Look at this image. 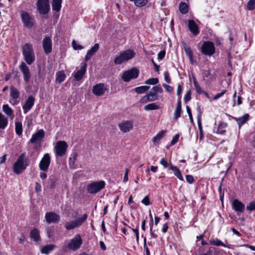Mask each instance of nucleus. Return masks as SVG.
Listing matches in <instances>:
<instances>
[{
    "label": "nucleus",
    "mask_w": 255,
    "mask_h": 255,
    "mask_svg": "<svg viewBox=\"0 0 255 255\" xmlns=\"http://www.w3.org/2000/svg\"><path fill=\"white\" fill-rule=\"evenodd\" d=\"M22 54L26 63L31 65L35 60V56L31 44L26 43L21 46Z\"/></svg>",
    "instance_id": "nucleus-1"
},
{
    "label": "nucleus",
    "mask_w": 255,
    "mask_h": 255,
    "mask_svg": "<svg viewBox=\"0 0 255 255\" xmlns=\"http://www.w3.org/2000/svg\"><path fill=\"white\" fill-rule=\"evenodd\" d=\"M28 159L25 153L20 154L13 166V172L16 174L21 173L28 166Z\"/></svg>",
    "instance_id": "nucleus-2"
},
{
    "label": "nucleus",
    "mask_w": 255,
    "mask_h": 255,
    "mask_svg": "<svg viewBox=\"0 0 255 255\" xmlns=\"http://www.w3.org/2000/svg\"><path fill=\"white\" fill-rule=\"evenodd\" d=\"M135 55V52L131 49H128L126 51L120 52L119 56L115 57L114 59V63L116 65H119L122 64L123 62L127 61H128L133 57Z\"/></svg>",
    "instance_id": "nucleus-3"
},
{
    "label": "nucleus",
    "mask_w": 255,
    "mask_h": 255,
    "mask_svg": "<svg viewBox=\"0 0 255 255\" xmlns=\"http://www.w3.org/2000/svg\"><path fill=\"white\" fill-rule=\"evenodd\" d=\"M105 186V182L104 181H99L93 182L87 185V191L90 194H95L102 189Z\"/></svg>",
    "instance_id": "nucleus-4"
},
{
    "label": "nucleus",
    "mask_w": 255,
    "mask_h": 255,
    "mask_svg": "<svg viewBox=\"0 0 255 255\" xmlns=\"http://www.w3.org/2000/svg\"><path fill=\"white\" fill-rule=\"evenodd\" d=\"M82 243L83 241L80 235L77 234L70 240L67 245V247L69 249L75 251L80 248Z\"/></svg>",
    "instance_id": "nucleus-5"
},
{
    "label": "nucleus",
    "mask_w": 255,
    "mask_h": 255,
    "mask_svg": "<svg viewBox=\"0 0 255 255\" xmlns=\"http://www.w3.org/2000/svg\"><path fill=\"white\" fill-rule=\"evenodd\" d=\"M139 75V71L136 68H132L130 70L125 71L122 75L123 80L126 82L131 79L136 78Z\"/></svg>",
    "instance_id": "nucleus-6"
},
{
    "label": "nucleus",
    "mask_w": 255,
    "mask_h": 255,
    "mask_svg": "<svg viewBox=\"0 0 255 255\" xmlns=\"http://www.w3.org/2000/svg\"><path fill=\"white\" fill-rule=\"evenodd\" d=\"M68 145L65 141H58L54 147L56 155L63 156L66 152Z\"/></svg>",
    "instance_id": "nucleus-7"
},
{
    "label": "nucleus",
    "mask_w": 255,
    "mask_h": 255,
    "mask_svg": "<svg viewBox=\"0 0 255 255\" xmlns=\"http://www.w3.org/2000/svg\"><path fill=\"white\" fill-rule=\"evenodd\" d=\"M215 52L214 44L211 41L204 42L201 47V52L206 55L211 56Z\"/></svg>",
    "instance_id": "nucleus-8"
},
{
    "label": "nucleus",
    "mask_w": 255,
    "mask_h": 255,
    "mask_svg": "<svg viewBox=\"0 0 255 255\" xmlns=\"http://www.w3.org/2000/svg\"><path fill=\"white\" fill-rule=\"evenodd\" d=\"M37 9L41 14H47L50 10L48 0H38L37 2Z\"/></svg>",
    "instance_id": "nucleus-9"
},
{
    "label": "nucleus",
    "mask_w": 255,
    "mask_h": 255,
    "mask_svg": "<svg viewBox=\"0 0 255 255\" xmlns=\"http://www.w3.org/2000/svg\"><path fill=\"white\" fill-rule=\"evenodd\" d=\"M51 159L48 153L45 154L41 159L39 167L40 170L43 172H47L50 164Z\"/></svg>",
    "instance_id": "nucleus-10"
},
{
    "label": "nucleus",
    "mask_w": 255,
    "mask_h": 255,
    "mask_svg": "<svg viewBox=\"0 0 255 255\" xmlns=\"http://www.w3.org/2000/svg\"><path fill=\"white\" fill-rule=\"evenodd\" d=\"M19 68L23 75V79L25 82L28 83L31 77V73L28 67L24 62H21Z\"/></svg>",
    "instance_id": "nucleus-11"
},
{
    "label": "nucleus",
    "mask_w": 255,
    "mask_h": 255,
    "mask_svg": "<svg viewBox=\"0 0 255 255\" xmlns=\"http://www.w3.org/2000/svg\"><path fill=\"white\" fill-rule=\"evenodd\" d=\"M42 47L44 53L48 55L52 52V42L50 37L46 36L42 41Z\"/></svg>",
    "instance_id": "nucleus-12"
},
{
    "label": "nucleus",
    "mask_w": 255,
    "mask_h": 255,
    "mask_svg": "<svg viewBox=\"0 0 255 255\" xmlns=\"http://www.w3.org/2000/svg\"><path fill=\"white\" fill-rule=\"evenodd\" d=\"M21 16L24 26L31 28L33 26L32 18L27 12H22Z\"/></svg>",
    "instance_id": "nucleus-13"
},
{
    "label": "nucleus",
    "mask_w": 255,
    "mask_h": 255,
    "mask_svg": "<svg viewBox=\"0 0 255 255\" xmlns=\"http://www.w3.org/2000/svg\"><path fill=\"white\" fill-rule=\"evenodd\" d=\"M80 66V69L73 73L74 77L77 81L81 80L86 71L87 64L86 62H82Z\"/></svg>",
    "instance_id": "nucleus-14"
},
{
    "label": "nucleus",
    "mask_w": 255,
    "mask_h": 255,
    "mask_svg": "<svg viewBox=\"0 0 255 255\" xmlns=\"http://www.w3.org/2000/svg\"><path fill=\"white\" fill-rule=\"evenodd\" d=\"M120 130L123 132L129 131L133 128V123L130 121H126L118 125Z\"/></svg>",
    "instance_id": "nucleus-15"
},
{
    "label": "nucleus",
    "mask_w": 255,
    "mask_h": 255,
    "mask_svg": "<svg viewBox=\"0 0 255 255\" xmlns=\"http://www.w3.org/2000/svg\"><path fill=\"white\" fill-rule=\"evenodd\" d=\"M45 132L43 129L38 130L35 133L33 134L30 139L31 143H35L40 142L44 138Z\"/></svg>",
    "instance_id": "nucleus-16"
},
{
    "label": "nucleus",
    "mask_w": 255,
    "mask_h": 255,
    "mask_svg": "<svg viewBox=\"0 0 255 255\" xmlns=\"http://www.w3.org/2000/svg\"><path fill=\"white\" fill-rule=\"evenodd\" d=\"M106 90V88H105L104 84L100 83L97 84L93 87L92 92L95 95L100 96L104 94Z\"/></svg>",
    "instance_id": "nucleus-17"
},
{
    "label": "nucleus",
    "mask_w": 255,
    "mask_h": 255,
    "mask_svg": "<svg viewBox=\"0 0 255 255\" xmlns=\"http://www.w3.org/2000/svg\"><path fill=\"white\" fill-rule=\"evenodd\" d=\"M35 101V99L32 96H30L28 97L25 103L23 106V110L24 114L27 113L28 111H29L32 107H33Z\"/></svg>",
    "instance_id": "nucleus-18"
},
{
    "label": "nucleus",
    "mask_w": 255,
    "mask_h": 255,
    "mask_svg": "<svg viewBox=\"0 0 255 255\" xmlns=\"http://www.w3.org/2000/svg\"><path fill=\"white\" fill-rule=\"evenodd\" d=\"M45 219L48 223H56L60 220V216L53 212H48L45 215Z\"/></svg>",
    "instance_id": "nucleus-19"
},
{
    "label": "nucleus",
    "mask_w": 255,
    "mask_h": 255,
    "mask_svg": "<svg viewBox=\"0 0 255 255\" xmlns=\"http://www.w3.org/2000/svg\"><path fill=\"white\" fill-rule=\"evenodd\" d=\"M188 26L189 30L194 35L196 36L199 33L200 31L198 26L193 20L190 19L188 20Z\"/></svg>",
    "instance_id": "nucleus-20"
},
{
    "label": "nucleus",
    "mask_w": 255,
    "mask_h": 255,
    "mask_svg": "<svg viewBox=\"0 0 255 255\" xmlns=\"http://www.w3.org/2000/svg\"><path fill=\"white\" fill-rule=\"evenodd\" d=\"M10 89V95L12 99V103L13 105H17L18 103V101L17 99L19 97V92L16 88H14L13 86H11Z\"/></svg>",
    "instance_id": "nucleus-21"
},
{
    "label": "nucleus",
    "mask_w": 255,
    "mask_h": 255,
    "mask_svg": "<svg viewBox=\"0 0 255 255\" xmlns=\"http://www.w3.org/2000/svg\"><path fill=\"white\" fill-rule=\"evenodd\" d=\"M99 49V45L95 43L94 45L88 51L85 58V61H88L90 60L93 55H94Z\"/></svg>",
    "instance_id": "nucleus-22"
},
{
    "label": "nucleus",
    "mask_w": 255,
    "mask_h": 255,
    "mask_svg": "<svg viewBox=\"0 0 255 255\" xmlns=\"http://www.w3.org/2000/svg\"><path fill=\"white\" fill-rule=\"evenodd\" d=\"M233 209L236 211L242 213L245 210V206L238 199H234L232 203Z\"/></svg>",
    "instance_id": "nucleus-23"
},
{
    "label": "nucleus",
    "mask_w": 255,
    "mask_h": 255,
    "mask_svg": "<svg viewBox=\"0 0 255 255\" xmlns=\"http://www.w3.org/2000/svg\"><path fill=\"white\" fill-rule=\"evenodd\" d=\"M180 98H181V97H180ZM181 106V102L180 99H179L177 102V107L174 113V119L175 120H177L181 116V113L182 111Z\"/></svg>",
    "instance_id": "nucleus-24"
},
{
    "label": "nucleus",
    "mask_w": 255,
    "mask_h": 255,
    "mask_svg": "<svg viewBox=\"0 0 255 255\" xmlns=\"http://www.w3.org/2000/svg\"><path fill=\"white\" fill-rule=\"evenodd\" d=\"M249 118V114H245L244 116L241 118H237L236 117H233V118L238 123L239 128H241V126L247 122Z\"/></svg>",
    "instance_id": "nucleus-25"
},
{
    "label": "nucleus",
    "mask_w": 255,
    "mask_h": 255,
    "mask_svg": "<svg viewBox=\"0 0 255 255\" xmlns=\"http://www.w3.org/2000/svg\"><path fill=\"white\" fill-rule=\"evenodd\" d=\"M170 169L173 171L175 176H176L180 180H184L182 174L177 167L172 164H170Z\"/></svg>",
    "instance_id": "nucleus-26"
},
{
    "label": "nucleus",
    "mask_w": 255,
    "mask_h": 255,
    "mask_svg": "<svg viewBox=\"0 0 255 255\" xmlns=\"http://www.w3.org/2000/svg\"><path fill=\"white\" fill-rule=\"evenodd\" d=\"M184 49L185 51V53L186 55L189 57L190 61L191 63H193V52L191 49V48L188 46L184 42L182 43Z\"/></svg>",
    "instance_id": "nucleus-27"
},
{
    "label": "nucleus",
    "mask_w": 255,
    "mask_h": 255,
    "mask_svg": "<svg viewBox=\"0 0 255 255\" xmlns=\"http://www.w3.org/2000/svg\"><path fill=\"white\" fill-rule=\"evenodd\" d=\"M30 238L35 242H38L40 240V236L39 232L37 229H33L30 232Z\"/></svg>",
    "instance_id": "nucleus-28"
},
{
    "label": "nucleus",
    "mask_w": 255,
    "mask_h": 255,
    "mask_svg": "<svg viewBox=\"0 0 255 255\" xmlns=\"http://www.w3.org/2000/svg\"><path fill=\"white\" fill-rule=\"evenodd\" d=\"M8 124V119L3 114L0 113V129H4Z\"/></svg>",
    "instance_id": "nucleus-29"
},
{
    "label": "nucleus",
    "mask_w": 255,
    "mask_h": 255,
    "mask_svg": "<svg viewBox=\"0 0 255 255\" xmlns=\"http://www.w3.org/2000/svg\"><path fill=\"white\" fill-rule=\"evenodd\" d=\"M62 0H52V7L53 10L56 11H59L61 7Z\"/></svg>",
    "instance_id": "nucleus-30"
},
{
    "label": "nucleus",
    "mask_w": 255,
    "mask_h": 255,
    "mask_svg": "<svg viewBox=\"0 0 255 255\" xmlns=\"http://www.w3.org/2000/svg\"><path fill=\"white\" fill-rule=\"evenodd\" d=\"M55 246L53 244H50L43 247L41 250V252L42 254L48 255L50 252L54 250Z\"/></svg>",
    "instance_id": "nucleus-31"
},
{
    "label": "nucleus",
    "mask_w": 255,
    "mask_h": 255,
    "mask_svg": "<svg viewBox=\"0 0 255 255\" xmlns=\"http://www.w3.org/2000/svg\"><path fill=\"white\" fill-rule=\"evenodd\" d=\"M179 9L182 14H185L188 12L189 7L186 2H181L179 5Z\"/></svg>",
    "instance_id": "nucleus-32"
},
{
    "label": "nucleus",
    "mask_w": 255,
    "mask_h": 255,
    "mask_svg": "<svg viewBox=\"0 0 255 255\" xmlns=\"http://www.w3.org/2000/svg\"><path fill=\"white\" fill-rule=\"evenodd\" d=\"M66 78L65 74L64 71H60L58 72L56 74V81L61 83L65 80Z\"/></svg>",
    "instance_id": "nucleus-33"
},
{
    "label": "nucleus",
    "mask_w": 255,
    "mask_h": 255,
    "mask_svg": "<svg viewBox=\"0 0 255 255\" xmlns=\"http://www.w3.org/2000/svg\"><path fill=\"white\" fill-rule=\"evenodd\" d=\"M210 242V243L212 245H213L214 246H223L224 247H227V248H230V249L232 248V246L231 245H228V246L226 245L225 244H224L221 241H220L219 239L211 240Z\"/></svg>",
    "instance_id": "nucleus-34"
},
{
    "label": "nucleus",
    "mask_w": 255,
    "mask_h": 255,
    "mask_svg": "<svg viewBox=\"0 0 255 255\" xmlns=\"http://www.w3.org/2000/svg\"><path fill=\"white\" fill-rule=\"evenodd\" d=\"M159 108L160 107L155 103L149 104L144 107V110L145 111L158 110Z\"/></svg>",
    "instance_id": "nucleus-35"
},
{
    "label": "nucleus",
    "mask_w": 255,
    "mask_h": 255,
    "mask_svg": "<svg viewBox=\"0 0 255 255\" xmlns=\"http://www.w3.org/2000/svg\"><path fill=\"white\" fill-rule=\"evenodd\" d=\"M134 3V5L138 7L145 6L148 1V0H129Z\"/></svg>",
    "instance_id": "nucleus-36"
},
{
    "label": "nucleus",
    "mask_w": 255,
    "mask_h": 255,
    "mask_svg": "<svg viewBox=\"0 0 255 255\" xmlns=\"http://www.w3.org/2000/svg\"><path fill=\"white\" fill-rule=\"evenodd\" d=\"M15 132L18 135H21L22 133V125L21 122H16L15 123Z\"/></svg>",
    "instance_id": "nucleus-37"
},
{
    "label": "nucleus",
    "mask_w": 255,
    "mask_h": 255,
    "mask_svg": "<svg viewBox=\"0 0 255 255\" xmlns=\"http://www.w3.org/2000/svg\"><path fill=\"white\" fill-rule=\"evenodd\" d=\"M2 111L9 117L13 115V111L12 109L9 107L8 105H4L2 106Z\"/></svg>",
    "instance_id": "nucleus-38"
},
{
    "label": "nucleus",
    "mask_w": 255,
    "mask_h": 255,
    "mask_svg": "<svg viewBox=\"0 0 255 255\" xmlns=\"http://www.w3.org/2000/svg\"><path fill=\"white\" fill-rule=\"evenodd\" d=\"M65 227L67 230H70L78 227V226H77L76 223L74 220L71 222H66L65 224Z\"/></svg>",
    "instance_id": "nucleus-39"
},
{
    "label": "nucleus",
    "mask_w": 255,
    "mask_h": 255,
    "mask_svg": "<svg viewBox=\"0 0 255 255\" xmlns=\"http://www.w3.org/2000/svg\"><path fill=\"white\" fill-rule=\"evenodd\" d=\"M149 89L147 86L137 87L135 88V91L138 94H142L146 92Z\"/></svg>",
    "instance_id": "nucleus-40"
},
{
    "label": "nucleus",
    "mask_w": 255,
    "mask_h": 255,
    "mask_svg": "<svg viewBox=\"0 0 255 255\" xmlns=\"http://www.w3.org/2000/svg\"><path fill=\"white\" fill-rule=\"evenodd\" d=\"M87 218V214H85L82 217L78 218L77 220H75L78 227L80 226L86 220Z\"/></svg>",
    "instance_id": "nucleus-41"
},
{
    "label": "nucleus",
    "mask_w": 255,
    "mask_h": 255,
    "mask_svg": "<svg viewBox=\"0 0 255 255\" xmlns=\"http://www.w3.org/2000/svg\"><path fill=\"white\" fill-rule=\"evenodd\" d=\"M165 132V130H161L152 138V141L155 142L160 140L164 136Z\"/></svg>",
    "instance_id": "nucleus-42"
},
{
    "label": "nucleus",
    "mask_w": 255,
    "mask_h": 255,
    "mask_svg": "<svg viewBox=\"0 0 255 255\" xmlns=\"http://www.w3.org/2000/svg\"><path fill=\"white\" fill-rule=\"evenodd\" d=\"M198 126L199 130V133H200V139H202L203 137V133L202 128V125H201V115L199 114L198 116Z\"/></svg>",
    "instance_id": "nucleus-43"
},
{
    "label": "nucleus",
    "mask_w": 255,
    "mask_h": 255,
    "mask_svg": "<svg viewBox=\"0 0 255 255\" xmlns=\"http://www.w3.org/2000/svg\"><path fill=\"white\" fill-rule=\"evenodd\" d=\"M158 79L157 78H152L146 80L144 83L147 85H156L158 83Z\"/></svg>",
    "instance_id": "nucleus-44"
},
{
    "label": "nucleus",
    "mask_w": 255,
    "mask_h": 255,
    "mask_svg": "<svg viewBox=\"0 0 255 255\" xmlns=\"http://www.w3.org/2000/svg\"><path fill=\"white\" fill-rule=\"evenodd\" d=\"M148 96L150 98L151 101H154L158 99V94L151 91L147 94Z\"/></svg>",
    "instance_id": "nucleus-45"
},
{
    "label": "nucleus",
    "mask_w": 255,
    "mask_h": 255,
    "mask_svg": "<svg viewBox=\"0 0 255 255\" xmlns=\"http://www.w3.org/2000/svg\"><path fill=\"white\" fill-rule=\"evenodd\" d=\"M57 179L54 176H51L49 178L50 186L51 188H54L55 186Z\"/></svg>",
    "instance_id": "nucleus-46"
},
{
    "label": "nucleus",
    "mask_w": 255,
    "mask_h": 255,
    "mask_svg": "<svg viewBox=\"0 0 255 255\" xmlns=\"http://www.w3.org/2000/svg\"><path fill=\"white\" fill-rule=\"evenodd\" d=\"M247 8L250 10L255 9V0H250L247 3Z\"/></svg>",
    "instance_id": "nucleus-47"
},
{
    "label": "nucleus",
    "mask_w": 255,
    "mask_h": 255,
    "mask_svg": "<svg viewBox=\"0 0 255 255\" xmlns=\"http://www.w3.org/2000/svg\"><path fill=\"white\" fill-rule=\"evenodd\" d=\"M194 85L196 90V92L199 94H202L203 91L202 90L201 88L198 85L197 82L195 79H194Z\"/></svg>",
    "instance_id": "nucleus-48"
},
{
    "label": "nucleus",
    "mask_w": 255,
    "mask_h": 255,
    "mask_svg": "<svg viewBox=\"0 0 255 255\" xmlns=\"http://www.w3.org/2000/svg\"><path fill=\"white\" fill-rule=\"evenodd\" d=\"M227 127V124L226 123H221L219 125V127L218 128L217 132L220 134H224L225 132V130L221 129V127L225 128Z\"/></svg>",
    "instance_id": "nucleus-49"
},
{
    "label": "nucleus",
    "mask_w": 255,
    "mask_h": 255,
    "mask_svg": "<svg viewBox=\"0 0 255 255\" xmlns=\"http://www.w3.org/2000/svg\"><path fill=\"white\" fill-rule=\"evenodd\" d=\"M151 91L154 93H157V94L162 92V89L161 87L158 85L153 86L151 89Z\"/></svg>",
    "instance_id": "nucleus-50"
},
{
    "label": "nucleus",
    "mask_w": 255,
    "mask_h": 255,
    "mask_svg": "<svg viewBox=\"0 0 255 255\" xmlns=\"http://www.w3.org/2000/svg\"><path fill=\"white\" fill-rule=\"evenodd\" d=\"M140 103L142 104L146 103L148 102H151L150 99V98L148 96L147 94L146 96H143L142 98L139 100Z\"/></svg>",
    "instance_id": "nucleus-51"
},
{
    "label": "nucleus",
    "mask_w": 255,
    "mask_h": 255,
    "mask_svg": "<svg viewBox=\"0 0 255 255\" xmlns=\"http://www.w3.org/2000/svg\"><path fill=\"white\" fill-rule=\"evenodd\" d=\"M72 44L75 50H81L83 48L81 45L77 44L76 41L74 40L72 41Z\"/></svg>",
    "instance_id": "nucleus-52"
},
{
    "label": "nucleus",
    "mask_w": 255,
    "mask_h": 255,
    "mask_svg": "<svg viewBox=\"0 0 255 255\" xmlns=\"http://www.w3.org/2000/svg\"><path fill=\"white\" fill-rule=\"evenodd\" d=\"M191 91H187V92L186 93V94L184 97V101L185 103H187V102L190 101L191 100Z\"/></svg>",
    "instance_id": "nucleus-53"
},
{
    "label": "nucleus",
    "mask_w": 255,
    "mask_h": 255,
    "mask_svg": "<svg viewBox=\"0 0 255 255\" xmlns=\"http://www.w3.org/2000/svg\"><path fill=\"white\" fill-rule=\"evenodd\" d=\"M247 210L251 211L255 210V201L251 202L249 205L247 206Z\"/></svg>",
    "instance_id": "nucleus-54"
},
{
    "label": "nucleus",
    "mask_w": 255,
    "mask_h": 255,
    "mask_svg": "<svg viewBox=\"0 0 255 255\" xmlns=\"http://www.w3.org/2000/svg\"><path fill=\"white\" fill-rule=\"evenodd\" d=\"M141 203L144 204L146 206L149 205L150 204V202L148 196H146L142 200Z\"/></svg>",
    "instance_id": "nucleus-55"
},
{
    "label": "nucleus",
    "mask_w": 255,
    "mask_h": 255,
    "mask_svg": "<svg viewBox=\"0 0 255 255\" xmlns=\"http://www.w3.org/2000/svg\"><path fill=\"white\" fill-rule=\"evenodd\" d=\"M46 233L49 238H51L54 236L53 231L52 228H48L46 229Z\"/></svg>",
    "instance_id": "nucleus-56"
},
{
    "label": "nucleus",
    "mask_w": 255,
    "mask_h": 255,
    "mask_svg": "<svg viewBox=\"0 0 255 255\" xmlns=\"http://www.w3.org/2000/svg\"><path fill=\"white\" fill-rule=\"evenodd\" d=\"M186 179L187 181L190 184H192L194 182V179L192 175H187L186 176Z\"/></svg>",
    "instance_id": "nucleus-57"
},
{
    "label": "nucleus",
    "mask_w": 255,
    "mask_h": 255,
    "mask_svg": "<svg viewBox=\"0 0 255 255\" xmlns=\"http://www.w3.org/2000/svg\"><path fill=\"white\" fill-rule=\"evenodd\" d=\"M226 92V90L222 91L221 93H218L214 98V100H216L220 98L222 96H223Z\"/></svg>",
    "instance_id": "nucleus-58"
},
{
    "label": "nucleus",
    "mask_w": 255,
    "mask_h": 255,
    "mask_svg": "<svg viewBox=\"0 0 255 255\" xmlns=\"http://www.w3.org/2000/svg\"><path fill=\"white\" fill-rule=\"evenodd\" d=\"M164 77L165 81L167 83H170L171 80H170V77H169V74L168 72H165L164 73Z\"/></svg>",
    "instance_id": "nucleus-59"
},
{
    "label": "nucleus",
    "mask_w": 255,
    "mask_h": 255,
    "mask_svg": "<svg viewBox=\"0 0 255 255\" xmlns=\"http://www.w3.org/2000/svg\"><path fill=\"white\" fill-rule=\"evenodd\" d=\"M186 108L187 112V113H188V114L189 115L190 120L191 122H193V117H192L191 109H190V107L188 106H186Z\"/></svg>",
    "instance_id": "nucleus-60"
},
{
    "label": "nucleus",
    "mask_w": 255,
    "mask_h": 255,
    "mask_svg": "<svg viewBox=\"0 0 255 255\" xmlns=\"http://www.w3.org/2000/svg\"><path fill=\"white\" fill-rule=\"evenodd\" d=\"M160 163L163 165V166L164 167V168H166L168 166L169 164L167 162V161L165 160V159L164 158H162L160 161Z\"/></svg>",
    "instance_id": "nucleus-61"
},
{
    "label": "nucleus",
    "mask_w": 255,
    "mask_h": 255,
    "mask_svg": "<svg viewBox=\"0 0 255 255\" xmlns=\"http://www.w3.org/2000/svg\"><path fill=\"white\" fill-rule=\"evenodd\" d=\"M165 55V51L164 50L161 51L158 54V59L159 60H162Z\"/></svg>",
    "instance_id": "nucleus-62"
},
{
    "label": "nucleus",
    "mask_w": 255,
    "mask_h": 255,
    "mask_svg": "<svg viewBox=\"0 0 255 255\" xmlns=\"http://www.w3.org/2000/svg\"><path fill=\"white\" fill-rule=\"evenodd\" d=\"M163 87L168 92H171L173 91V88L171 86H170L166 84H163Z\"/></svg>",
    "instance_id": "nucleus-63"
},
{
    "label": "nucleus",
    "mask_w": 255,
    "mask_h": 255,
    "mask_svg": "<svg viewBox=\"0 0 255 255\" xmlns=\"http://www.w3.org/2000/svg\"><path fill=\"white\" fill-rule=\"evenodd\" d=\"M178 138H179V135L178 134H176L173 137L172 140H171V144L172 145L175 144L177 142V141L178 140Z\"/></svg>",
    "instance_id": "nucleus-64"
}]
</instances>
